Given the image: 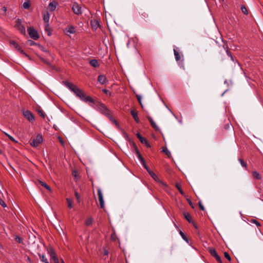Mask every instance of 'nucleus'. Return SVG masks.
Returning <instances> with one entry per match:
<instances>
[{
    "label": "nucleus",
    "mask_w": 263,
    "mask_h": 263,
    "mask_svg": "<svg viewBox=\"0 0 263 263\" xmlns=\"http://www.w3.org/2000/svg\"><path fill=\"white\" fill-rule=\"evenodd\" d=\"M74 94L79 97L80 99L85 102H90L91 103H95V100L89 96H86L85 93L83 90L79 88L78 87L72 91Z\"/></svg>",
    "instance_id": "1"
},
{
    "label": "nucleus",
    "mask_w": 263,
    "mask_h": 263,
    "mask_svg": "<svg viewBox=\"0 0 263 263\" xmlns=\"http://www.w3.org/2000/svg\"><path fill=\"white\" fill-rule=\"evenodd\" d=\"M97 109L103 115L109 117L110 115L109 113V110L106 108L105 105L101 103H98Z\"/></svg>",
    "instance_id": "2"
},
{
    "label": "nucleus",
    "mask_w": 263,
    "mask_h": 263,
    "mask_svg": "<svg viewBox=\"0 0 263 263\" xmlns=\"http://www.w3.org/2000/svg\"><path fill=\"white\" fill-rule=\"evenodd\" d=\"M47 252L51 258L53 259L54 263H59V259L55 254V252L52 247H49L47 249Z\"/></svg>",
    "instance_id": "3"
},
{
    "label": "nucleus",
    "mask_w": 263,
    "mask_h": 263,
    "mask_svg": "<svg viewBox=\"0 0 263 263\" xmlns=\"http://www.w3.org/2000/svg\"><path fill=\"white\" fill-rule=\"evenodd\" d=\"M43 142V138L42 135L39 134L36 136V138L33 139L30 142L31 146L34 147L37 146Z\"/></svg>",
    "instance_id": "4"
},
{
    "label": "nucleus",
    "mask_w": 263,
    "mask_h": 263,
    "mask_svg": "<svg viewBox=\"0 0 263 263\" xmlns=\"http://www.w3.org/2000/svg\"><path fill=\"white\" fill-rule=\"evenodd\" d=\"M72 10L73 13L77 15H81L83 13L81 7L76 2L73 4Z\"/></svg>",
    "instance_id": "5"
},
{
    "label": "nucleus",
    "mask_w": 263,
    "mask_h": 263,
    "mask_svg": "<svg viewBox=\"0 0 263 263\" xmlns=\"http://www.w3.org/2000/svg\"><path fill=\"white\" fill-rule=\"evenodd\" d=\"M28 32L30 37L33 40H36L39 38V35L37 31L34 28L31 27L28 28Z\"/></svg>",
    "instance_id": "6"
},
{
    "label": "nucleus",
    "mask_w": 263,
    "mask_h": 263,
    "mask_svg": "<svg viewBox=\"0 0 263 263\" xmlns=\"http://www.w3.org/2000/svg\"><path fill=\"white\" fill-rule=\"evenodd\" d=\"M23 115L29 122H33L34 121V116L30 111L28 110L24 111Z\"/></svg>",
    "instance_id": "7"
},
{
    "label": "nucleus",
    "mask_w": 263,
    "mask_h": 263,
    "mask_svg": "<svg viewBox=\"0 0 263 263\" xmlns=\"http://www.w3.org/2000/svg\"><path fill=\"white\" fill-rule=\"evenodd\" d=\"M9 43L11 46H13L17 50L23 54L25 57H28V55L23 51L20 46L14 41L11 40L9 42Z\"/></svg>",
    "instance_id": "8"
},
{
    "label": "nucleus",
    "mask_w": 263,
    "mask_h": 263,
    "mask_svg": "<svg viewBox=\"0 0 263 263\" xmlns=\"http://www.w3.org/2000/svg\"><path fill=\"white\" fill-rule=\"evenodd\" d=\"M97 192L100 208L101 209H103L104 208V202L101 190L100 189H98L97 190Z\"/></svg>",
    "instance_id": "9"
},
{
    "label": "nucleus",
    "mask_w": 263,
    "mask_h": 263,
    "mask_svg": "<svg viewBox=\"0 0 263 263\" xmlns=\"http://www.w3.org/2000/svg\"><path fill=\"white\" fill-rule=\"evenodd\" d=\"M15 26L22 33H25V28L23 25H22L21 21L20 19L17 20Z\"/></svg>",
    "instance_id": "10"
},
{
    "label": "nucleus",
    "mask_w": 263,
    "mask_h": 263,
    "mask_svg": "<svg viewBox=\"0 0 263 263\" xmlns=\"http://www.w3.org/2000/svg\"><path fill=\"white\" fill-rule=\"evenodd\" d=\"M136 135L137 138L139 139L142 144H144L147 147H151L147 139L143 137L139 133H137Z\"/></svg>",
    "instance_id": "11"
},
{
    "label": "nucleus",
    "mask_w": 263,
    "mask_h": 263,
    "mask_svg": "<svg viewBox=\"0 0 263 263\" xmlns=\"http://www.w3.org/2000/svg\"><path fill=\"white\" fill-rule=\"evenodd\" d=\"M63 83L72 91H73L77 87L73 83H70L68 81H63Z\"/></svg>",
    "instance_id": "12"
},
{
    "label": "nucleus",
    "mask_w": 263,
    "mask_h": 263,
    "mask_svg": "<svg viewBox=\"0 0 263 263\" xmlns=\"http://www.w3.org/2000/svg\"><path fill=\"white\" fill-rule=\"evenodd\" d=\"M65 32L70 34H73L76 32V30L74 27L71 25L67 26V27L65 29Z\"/></svg>",
    "instance_id": "13"
},
{
    "label": "nucleus",
    "mask_w": 263,
    "mask_h": 263,
    "mask_svg": "<svg viewBox=\"0 0 263 263\" xmlns=\"http://www.w3.org/2000/svg\"><path fill=\"white\" fill-rule=\"evenodd\" d=\"M130 113L134 120L136 121V123H138L139 122V119L138 116V112L134 109L131 110Z\"/></svg>",
    "instance_id": "14"
},
{
    "label": "nucleus",
    "mask_w": 263,
    "mask_h": 263,
    "mask_svg": "<svg viewBox=\"0 0 263 263\" xmlns=\"http://www.w3.org/2000/svg\"><path fill=\"white\" fill-rule=\"evenodd\" d=\"M98 81L100 84H104L106 82V78L104 75L101 74L98 76Z\"/></svg>",
    "instance_id": "15"
},
{
    "label": "nucleus",
    "mask_w": 263,
    "mask_h": 263,
    "mask_svg": "<svg viewBox=\"0 0 263 263\" xmlns=\"http://www.w3.org/2000/svg\"><path fill=\"white\" fill-rule=\"evenodd\" d=\"M148 121H149L152 127L155 129V130H157L159 129V127L156 125V123L153 121L152 118L151 117H147Z\"/></svg>",
    "instance_id": "16"
},
{
    "label": "nucleus",
    "mask_w": 263,
    "mask_h": 263,
    "mask_svg": "<svg viewBox=\"0 0 263 263\" xmlns=\"http://www.w3.org/2000/svg\"><path fill=\"white\" fill-rule=\"evenodd\" d=\"M49 13L48 12L46 11L44 13L43 20L45 24H48L49 21Z\"/></svg>",
    "instance_id": "17"
},
{
    "label": "nucleus",
    "mask_w": 263,
    "mask_h": 263,
    "mask_svg": "<svg viewBox=\"0 0 263 263\" xmlns=\"http://www.w3.org/2000/svg\"><path fill=\"white\" fill-rule=\"evenodd\" d=\"M174 55L175 58V60L177 61H179L181 60V55L178 52V51L177 50V49H174Z\"/></svg>",
    "instance_id": "18"
},
{
    "label": "nucleus",
    "mask_w": 263,
    "mask_h": 263,
    "mask_svg": "<svg viewBox=\"0 0 263 263\" xmlns=\"http://www.w3.org/2000/svg\"><path fill=\"white\" fill-rule=\"evenodd\" d=\"M90 65L93 67H98L99 65L98 63V61L96 59L91 60L89 61Z\"/></svg>",
    "instance_id": "19"
},
{
    "label": "nucleus",
    "mask_w": 263,
    "mask_h": 263,
    "mask_svg": "<svg viewBox=\"0 0 263 263\" xmlns=\"http://www.w3.org/2000/svg\"><path fill=\"white\" fill-rule=\"evenodd\" d=\"M183 215L184 216L185 218L190 223H193V221L192 219V216L189 213H184Z\"/></svg>",
    "instance_id": "20"
},
{
    "label": "nucleus",
    "mask_w": 263,
    "mask_h": 263,
    "mask_svg": "<svg viewBox=\"0 0 263 263\" xmlns=\"http://www.w3.org/2000/svg\"><path fill=\"white\" fill-rule=\"evenodd\" d=\"M57 3L53 2H51L49 5V9L50 11H53L56 8Z\"/></svg>",
    "instance_id": "21"
},
{
    "label": "nucleus",
    "mask_w": 263,
    "mask_h": 263,
    "mask_svg": "<svg viewBox=\"0 0 263 263\" xmlns=\"http://www.w3.org/2000/svg\"><path fill=\"white\" fill-rule=\"evenodd\" d=\"M66 201H67V206H68V208H69V209H72L73 208V200L72 199H70V198H67L66 199Z\"/></svg>",
    "instance_id": "22"
},
{
    "label": "nucleus",
    "mask_w": 263,
    "mask_h": 263,
    "mask_svg": "<svg viewBox=\"0 0 263 263\" xmlns=\"http://www.w3.org/2000/svg\"><path fill=\"white\" fill-rule=\"evenodd\" d=\"M39 58H40V60H41L42 62H43L44 63H45V64H46L47 65H48V66H49L51 67H52V68H53V69L54 68V66H52V65H51L49 61H47V60H45V59H44V58H42V57H40V56L39 57Z\"/></svg>",
    "instance_id": "23"
},
{
    "label": "nucleus",
    "mask_w": 263,
    "mask_h": 263,
    "mask_svg": "<svg viewBox=\"0 0 263 263\" xmlns=\"http://www.w3.org/2000/svg\"><path fill=\"white\" fill-rule=\"evenodd\" d=\"M252 176L254 178L256 179H257V180H260L261 179V176L260 175H259V174L256 171H253L252 172Z\"/></svg>",
    "instance_id": "24"
},
{
    "label": "nucleus",
    "mask_w": 263,
    "mask_h": 263,
    "mask_svg": "<svg viewBox=\"0 0 263 263\" xmlns=\"http://www.w3.org/2000/svg\"><path fill=\"white\" fill-rule=\"evenodd\" d=\"M209 252L210 253L211 255L213 256L214 257H215L217 255V253L215 250V249L212 248H209Z\"/></svg>",
    "instance_id": "25"
},
{
    "label": "nucleus",
    "mask_w": 263,
    "mask_h": 263,
    "mask_svg": "<svg viewBox=\"0 0 263 263\" xmlns=\"http://www.w3.org/2000/svg\"><path fill=\"white\" fill-rule=\"evenodd\" d=\"M39 256L41 260L44 263H49L47 260V259L45 257L44 254H39Z\"/></svg>",
    "instance_id": "26"
},
{
    "label": "nucleus",
    "mask_w": 263,
    "mask_h": 263,
    "mask_svg": "<svg viewBox=\"0 0 263 263\" xmlns=\"http://www.w3.org/2000/svg\"><path fill=\"white\" fill-rule=\"evenodd\" d=\"M36 111L41 117H42L43 118H45V114L40 107L37 109Z\"/></svg>",
    "instance_id": "27"
},
{
    "label": "nucleus",
    "mask_w": 263,
    "mask_h": 263,
    "mask_svg": "<svg viewBox=\"0 0 263 263\" xmlns=\"http://www.w3.org/2000/svg\"><path fill=\"white\" fill-rule=\"evenodd\" d=\"M45 30L47 32V34L48 36L51 35V31L50 30L49 28V24H46L45 27Z\"/></svg>",
    "instance_id": "28"
},
{
    "label": "nucleus",
    "mask_w": 263,
    "mask_h": 263,
    "mask_svg": "<svg viewBox=\"0 0 263 263\" xmlns=\"http://www.w3.org/2000/svg\"><path fill=\"white\" fill-rule=\"evenodd\" d=\"M39 184L40 185H41L42 186L45 187L46 189H47L49 191H51V189L50 187H49V186L48 185H47L46 183L42 181H40L39 180Z\"/></svg>",
    "instance_id": "29"
},
{
    "label": "nucleus",
    "mask_w": 263,
    "mask_h": 263,
    "mask_svg": "<svg viewBox=\"0 0 263 263\" xmlns=\"http://www.w3.org/2000/svg\"><path fill=\"white\" fill-rule=\"evenodd\" d=\"M223 48L224 49V50H226V51L227 52V54H228V56L230 57L231 60L232 61H233V56L231 54V53L229 51V50H228V46H227L226 47H225V45H223Z\"/></svg>",
    "instance_id": "30"
},
{
    "label": "nucleus",
    "mask_w": 263,
    "mask_h": 263,
    "mask_svg": "<svg viewBox=\"0 0 263 263\" xmlns=\"http://www.w3.org/2000/svg\"><path fill=\"white\" fill-rule=\"evenodd\" d=\"M149 175L151 176L156 181H159L160 180L158 178V177L157 176V175L154 173L153 171L149 172Z\"/></svg>",
    "instance_id": "31"
},
{
    "label": "nucleus",
    "mask_w": 263,
    "mask_h": 263,
    "mask_svg": "<svg viewBox=\"0 0 263 263\" xmlns=\"http://www.w3.org/2000/svg\"><path fill=\"white\" fill-rule=\"evenodd\" d=\"M30 6V2L29 1H27L25 2H24L23 4V7L24 9H29Z\"/></svg>",
    "instance_id": "32"
},
{
    "label": "nucleus",
    "mask_w": 263,
    "mask_h": 263,
    "mask_svg": "<svg viewBox=\"0 0 263 263\" xmlns=\"http://www.w3.org/2000/svg\"><path fill=\"white\" fill-rule=\"evenodd\" d=\"M110 120L111 121V122L114 123L116 126L120 129V126H119V124H118V123L116 121L115 119H114V118H112V117L111 116H110L109 117H108Z\"/></svg>",
    "instance_id": "33"
},
{
    "label": "nucleus",
    "mask_w": 263,
    "mask_h": 263,
    "mask_svg": "<svg viewBox=\"0 0 263 263\" xmlns=\"http://www.w3.org/2000/svg\"><path fill=\"white\" fill-rule=\"evenodd\" d=\"M110 120L111 121V122L114 123L116 126L120 129V126H119V124H118V123L116 121L115 119H114V118H112V117L111 116H110L109 117H108Z\"/></svg>",
    "instance_id": "34"
},
{
    "label": "nucleus",
    "mask_w": 263,
    "mask_h": 263,
    "mask_svg": "<svg viewBox=\"0 0 263 263\" xmlns=\"http://www.w3.org/2000/svg\"><path fill=\"white\" fill-rule=\"evenodd\" d=\"M162 152L165 153L169 158L171 157V153L166 147L163 148Z\"/></svg>",
    "instance_id": "35"
},
{
    "label": "nucleus",
    "mask_w": 263,
    "mask_h": 263,
    "mask_svg": "<svg viewBox=\"0 0 263 263\" xmlns=\"http://www.w3.org/2000/svg\"><path fill=\"white\" fill-rule=\"evenodd\" d=\"M92 221H93L92 218L91 217H89L86 220V221L85 222V224L87 226H90L92 224Z\"/></svg>",
    "instance_id": "36"
},
{
    "label": "nucleus",
    "mask_w": 263,
    "mask_h": 263,
    "mask_svg": "<svg viewBox=\"0 0 263 263\" xmlns=\"http://www.w3.org/2000/svg\"><path fill=\"white\" fill-rule=\"evenodd\" d=\"M239 160V161L240 162V164H241V166H242V167H245V168H246V167H247V163H246L245 161H243V160L242 159H239V160Z\"/></svg>",
    "instance_id": "37"
},
{
    "label": "nucleus",
    "mask_w": 263,
    "mask_h": 263,
    "mask_svg": "<svg viewBox=\"0 0 263 263\" xmlns=\"http://www.w3.org/2000/svg\"><path fill=\"white\" fill-rule=\"evenodd\" d=\"M136 97L138 101L139 102V104H140L141 107L143 108V105H142V102H141V96H140L139 95H136Z\"/></svg>",
    "instance_id": "38"
},
{
    "label": "nucleus",
    "mask_w": 263,
    "mask_h": 263,
    "mask_svg": "<svg viewBox=\"0 0 263 263\" xmlns=\"http://www.w3.org/2000/svg\"><path fill=\"white\" fill-rule=\"evenodd\" d=\"M179 233H180V235L181 236L182 238L185 241H186V242H188V238H187V237L185 235V234L181 231H180Z\"/></svg>",
    "instance_id": "39"
},
{
    "label": "nucleus",
    "mask_w": 263,
    "mask_h": 263,
    "mask_svg": "<svg viewBox=\"0 0 263 263\" xmlns=\"http://www.w3.org/2000/svg\"><path fill=\"white\" fill-rule=\"evenodd\" d=\"M74 195L77 198V201L79 203H80L81 202V198H80V195L79 194V193L77 192L76 191L74 192Z\"/></svg>",
    "instance_id": "40"
},
{
    "label": "nucleus",
    "mask_w": 263,
    "mask_h": 263,
    "mask_svg": "<svg viewBox=\"0 0 263 263\" xmlns=\"http://www.w3.org/2000/svg\"><path fill=\"white\" fill-rule=\"evenodd\" d=\"M176 186L177 188V189L178 190L180 193L182 195H184V192H183L182 190L181 189L180 184H176Z\"/></svg>",
    "instance_id": "41"
},
{
    "label": "nucleus",
    "mask_w": 263,
    "mask_h": 263,
    "mask_svg": "<svg viewBox=\"0 0 263 263\" xmlns=\"http://www.w3.org/2000/svg\"><path fill=\"white\" fill-rule=\"evenodd\" d=\"M15 240L16 241L18 242V243H22L23 241V239L17 235L15 236Z\"/></svg>",
    "instance_id": "42"
},
{
    "label": "nucleus",
    "mask_w": 263,
    "mask_h": 263,
    "mask_svg": "<svg viewBox=\"0 0 263 263\" xmlns=\"http://www.w3.org/2000/svg\"><path fill=\"white\" fill-rule=\"evenodd\" d=\"M241 9L242 12L244 14H248V10H247L246 7L245 6H241Z\"/></svg>",
    "instance_id": "43"
},
{
    "label": "nucleus",
    "mask_w": 263,
    "mask_h": 263,
    "mask_svg": "<svg viewBox=\"0 0 263 263\" xmlns=\"http://www.w3.org/2000/svg\"><path fill=\"white\" fill-rule=\"evenodd\" d=\"M5 134L9 138V139L10 140H11L12 141L14 142H17V141L15 140V139L13 137L11 136L10 135H9V134H8L6 133H5Z\"/></svg>",
    "instance_id": "44"
},
{
    "label": "nucleus",
    "mask_w": 263,
    "mask_h": 263,
    "mask_svg": "<svg viewBox=\"0 0 263 263\" xmlns=\"http://www.w3.org/2000/svg\"><path fill=\"white\" fill-rule=\"evenodd\" d=\"M224 257L228 259L229 260V261H231V257L230 256V255L229 254V253L227 252H225L224 253Z\"/></svg>",
    "instance_id": "45"
},
{
    "label": "nucleus",
    "mask_w": 263,
    "mask_h": 263,
    "mask_svg": "<svg viewBox=\"0 0 263 263\" xmlns=\"http://www.w3.org/2000/svg\"><path fill=\"white\" fill-rule=\"evenodd\" d=\"M251 222L255 223L257 226H260V223L255 219H252L251 221Z\"/></svg>",
    "instance_id": "46"
},
{
    "label": "nucleus",
    "mask_w": 263,
    "mask_h": 263,
    "mask_svg": "<svg viewBox=\"0 0 263 263\" xmlns=\"http://www.w3.org/2000/svg\"><path fill=\"white\" fill-rule=\"evenodd\" d=\"M141 15L142 16V18L143 20H145V18H147L148 16V14L145 12H143L141 13Z\"/></svg>",
    "instance_id": "47"
},
{
    "label": "nucleus",
    "mask_w": 263,
    "mask_h": 263,
    "mask_svg": "<svg viewBox=\"0 0 263 263\" xmlns=\"http://www.w3.org/2000/svg\"><path fill=\"white\" fill-rule=\"evenodd\" d=\"M138 157L139 160L140 161V162H141V163H144V162H145V160L140 154H139Z\"/></svg>",
    "instance_id": "48"
},
{
    "label": "nucleus",
    "mask_w": 263,
    "mask_h": 263,
    "mask_svg": "<svg viewBox=\"0 0 263 263\" xmlns=\"http://www.w3.org/2000/svg\"><path fill=\"white\" fill-rule=\"evenodd\" d=\"M214 258L219 263H222L221 258L218 254Z\"/></svg>",
    "instance_id": "49"
},
{
    "label": "nucleus",
    "mask_w": 263,
    "mask_h": 263,
    "mask_svg": "<svg viewBox=\"0 0 263 263\" xmlns=\"http://www.w3.org/2000/svg\"><path fill=\"white\" fill-rule=\"evenodd\" d=\"M198 205H199V208H200V209L201 210H202V211H204V209H205L204 207L202 204L201 202L200 201L198 202Z\"/></svg>",
    "instance_id": "50"
},
{
    "label": "nucleus",
    "mask_w": 263,
    "mask_h": 263,
    "mask_svg": "<svg viewBox=\"0 0 263 263\" xmlns=\"http://www.w3.org/2000/svg\"><path fill=\"white\" fill-rule=\"evenodd\" d=\"M0 204L4 208L6 207L7 206L5 202L2 199H0Z\"/></svg>",
    "instance_id": "51"
},
{
    "label": "nucleus",
    "mask_w": 263,
    "mask_h": 263,
    "mask_svg": "<svg viewBox=\"0 0 263 263\" xmlns=\"http://www.w3.org/2000/svg\"><path fill=\"white\" fill-rule=\"evenodd\" d=\"M103 250H104V252H103L104 255L107 256L109 254V252L105 248H104Z\"/></svg>",
    "instance_id": "52"
},
{
    "label": "nucleus",
    "mask_w": 263,
    "mask_h": 263,
    "mask_svg": "<svg viewBox=\"0 0 263 263\" xmlns=\"http://www.w3.org/2000/svg\"><path fill=\"white\" fill-rule=\"evenodd\" d=\"M231 124H230L228 123V124H226V125H225V126H224V128H225L226 129H229V128L231 127Z\"/></svg>",
    "instance_id": "53"
},
{
    "label": "nucleus",
    "mask_w": 263,
    "mask_h": 263,
    "mask_svg": "<svg viewBox=\"0 0 263 263\" xmlns=\"http://www.w3.org/2000/svg\"><path fill=\"white\" fill-rule=\"evenodd\" d=\"M77 175H78V172L77 171H76V170L73 171L72 172V175L75 177L76 178L77 177Z\"/></svg>",
    "instance_id": "54"
},
{
    "label": "nucleus",
    "mask_w": 263,
    "mask_h": 263,
    "mask_svg": "<svg viewBox=\"0 0 263 263\" xmlns=\"http://www.w3.org/2000/svg\"><path fill=\"white\" fill-rule=\"evenodd\" d=\"M2 11L3 12L4 14L6 13L7 11V8L5 6L2 8Z\"/></svg>",
    "instance_id": "55"
},
{
    "label": "nucleus",
    "mask_w": 263,
    "mask_h": 263,
    "mask_svg": "<svg viewBox=\"0 0 263 263\" xmlns=\"http://www.w3.org/2000/svg\"><path fill=\"white\" fill-rule=\"evenodd\" d=\"M188 202H189L190 205L193 209L194 208V205H193V204L192 202V201L190 200H188Z\"/></svg>",
    "instance_id": "56"
},
{
    "label": "nucleus",
    "mask_w": 263,
    "mask_h": 263,
    "mask_svg": "<svg viewBox=\"0 0 263 263\" xmlns=\"http://www.w3.org/2000/svg\"><path fill=\"white\" fill-rule=\"evenodd\" d=\"M142 165H143V167H144L145 169H146V168L148 167V166H147V165H146V163H145V162H144V163H142Z\"/></svg>",
    "instance_id": "57"
},
{
    "label": "nucleus",
    "mask_w": 263,
    "mask_h": 263,
    "mask_svg": "<svg viewBox=\"0 0 263 263\" xmlns=\"http://www.w3.org/2000/svg\"><path fill=\"white\" fill-rule=\"evenodd\" d=\"M40 47L41 48V49L44 51V52H46L47 51L44 49V48L43 47V46H40Z\"/></svg>",
    "instance_id": "58"
},
{
    "label": "nucleus",
    "mask_w": 263,
    "mask_h": 263,
    "mask_svg": "<svg viewBox=\"0 0 263 263\" xmlns=\"http://www.w3.org/2000/svg\"><path fill=\"white\" fill-rule=\"evenodd\" d=\"M29 42H30V45H33L35 44V42L32 41H30Z\"/></svg>",
    "instance_id": "59"
},
{
    "label": "nucleus",
    "mask_w": 263,
    "mask_h": 263,
    "mask_svg": "<svg viewBox=\"0 0 263 263\" xmlns=\"http://www.w3.org/2000/svg\"><path fill=\"white\" fill-rule=\"evenodd\" d=\"M103 91L105 93H106V94H107V93H108V91L107 90H106V89H103Z\"/></svg>",
    "instance_id": "60"
},
{
    "label": "nucleus",
    "mask_w": 263,
    "mask_h": 263,
    "mask_svg": "<svg viewBox=\"0 0 263 263\" xmlns=\"http://www.w3.org/2000/svg\"><path fill=\"white\" fill-rule=\"evenodd\" d=\"M136 153H137V155L138 156L139 154H140V153L138 149L136 148Z\"/></svg>",
    "instance_id": "61"
},
{
    "label": "nucleus",
    "mask_w": 263,
    "mask_h": 263,
    "mask_svg": "<svg viewBox=\"0 0 263 263\" xmlns=\"http://www.w3.org/2000/svg\"><path fill=\"white\" fill-rule=\"evenodd\" d=\"M146 171L148 172V173L149 174V172H152L151 170L149 169L148 167H147L146 169Z\"/></svg>",
    "instance_id": "62"
},
{
    "label": "nucleus",
    "mask_w": 263,
    "mask_h": 263,
    "mask_svg": "<svg viewBox=\"0 0 263 263\" xmlns=\"http://www.w3.org/2000/svg\"><path fill=\"white\" fill-rule=\"evenodd\" d=\"M146 171L148 172V173L149 174V172H152L151 170L149 169L148 167H147L146 169Z\"/></svg>",
    "instance_id": "63"
},
{
    "label": "nucleus",
    "mask_w": 263,
    "mask_h": 263,
    "mask_svg": "<svg viewBox=\"0 0 263 263\" xmlns=\"http://www.w3.org/2000/svg\"><path fill=\"white\" fill-rule=\"evenodd\" d=\"M180 66H181V67L182 69H185V68H184V66L183 65L181 64Z\"/></svg>",
    "instance_id": "64"
}]
</instances>
